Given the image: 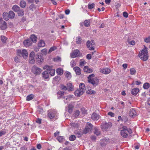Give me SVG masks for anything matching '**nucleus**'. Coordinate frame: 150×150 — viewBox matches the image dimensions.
<instances>
[{
	"label": "nucleus",
	"mask_w": 150,
	"mask_h": 150,
	"mask_svg": "<svg viewBox=\"0 0 150 150\" xmlns=\"http://www.w3.org/2000/svg\"><path fill=\"white\" fill-rule=\"evenodd\" d=\"M79 89L81 90H83V91L85 92L86 90V88L85 87V85L83 83H81L79 85Z\"/></svg>",
	"instance_id": "nucleus-27"
},
{
	"label": "nucleus",
	"mask_w": 150,
	"mask_h": 150,
	"mask_svg": "<svg viewBox=\"0 0 150 150\" xmlns=\"http://www.w3.org/2000/svg\"><path fill=\"white\" fill-rule=\"evenodd\" d=\"M55 115V114L54 112H50L48 113V116L50 119L53 118Z\"/></svg>",
	"instance_id": "nucleus-31"
},
{
	"label": "nucleus",
	"mask_w": 150,
	"mask_h": 150,
	"mask_svg": "<svg viewBox=\"0 0 150 150\" xmlns=\"http://www.w3.org/2000/svg\"><path fill=\"white\" fill-rule=\"evenodd\" d=\"M56 72L57 74L61 75L63 74V71L62 69L61 68H58L56 70Z\"/></svg>",
	"instance_id": "nucleus-33"
},
{
	"label": "nucleus",
	"mask_w": 150,
	"mask_h": 150,
	"mask_svg": "<svg viewBox=\"0 0 150 150\" xmlns=\"http://www.w3.org/2000/svg\"><path fill=\"white\" fill-rule=\"evenodd\" d=\"M139 91V89L138 88H136L132 89L131 92V93L133 95L135 96L137 95Z\"/></svg>",
	"instance_id": "nucleus-20"
},
{
	"label": "nucleus",
	"mask_w": 150,
	"mask_h": 150,
	"mask_svg": "<svg viewBox=\"0 0 150 150\" xmlns=\"http://www.w3.org/2000/svg\"><path fill=\"white\" fill-rule=\"evenodd\" d=\"M128 14L126 12H124L123 13V16L125 18H127L128 17Z\"/></svg>",
	"instance_id": "nucleus-60"
},
{
	"label": "nucleus",
	"mask_w": 150,
	"mask_h": 150,
	"mask_svg": "<svg viewBox=\"0 0 150 150\" xmlns=\"http://www.w3.org/2000/svg\"><path fill=\"white\" fill-rule=\"evenodd\" d=\"M35 8V6L33 4H31L29 6V8L30 10H33Z\"/></svg>",
	"instance_id": "nucleus-57"
},
{
	"label": "nucleus",
	"mask_w": 150,
	"mask_h": 150,
	"mask_svg": "<svg viewBox=\"0 0 150 150\" xmlns=\"http://www.w3.org/2000/svg\"><path fill=\"white\" fill-rule=\"evenodd\" d=\"M3 18L5 20L8 21L9 20V16L8 13L6 12H4L3 13Z\"/></svg>",
	"instance_id": "nucleus-25"
},
{
	"label": "nucleus",
	"mask_w": 150,
	"mask_h": 150,
	"mask_svg": "<svg viewBox=\"0 0 150 150\" xmlns=\"http://www.w3.org/2000/svg\"><path fill=\"white\" fill-rule=\"evenodd\" d=\"M139 55L141 59L144 61H146L148 59L147 50L146 48L141 50L139 52Z\"/></svg>",
	"instance_id": "nucleus-2"
},
{
	"label": "nucleus",
	"mask_w": 150,
	"mask_h": 150,
	"mask_svg": "<svg viewBox=\"0 0 150 150\" xmlns=\"http://www.w3.org/2000/svg\"><path fill=\"white\" fill-rule=\"evenodd\" d=\"M71 126L74 127H77L78 125L77 123H71Z\"/></svg>",
	"instance_id": "nucleus-53"
},
{
	"label": "nucleus",
	"mask_w": 150,
	"mask_h": 150,
	"mask_svg": "<svg viewBox=\"0 0 150 150\" xmlns=\"http://www.w3.org/2000/svg\"><path fill=\"white\" fill-rule=\"evenodd\" d=\"M132 133V130L127 128L126 126L122 127V129L121 131L120 134L121 136L124 138H126L127 137Z\"/></svg>",
	"instance_id": "nucleus-1"
},
{
	"label": "nucleus",
	"mask_w": 150,
	"mask_h": 150,
	"mask_svg": "<svg viewBox=\"0 0 150 150\" xmlns=\"http://www.w3.org/2000/svg\"><path fill=\"white\" fill-rule=\"evenodd\" d=\"M86 62L84 59H81L80 61L79 65L80 67H83L86 64Z\"/></svg>",
	"instance_id": "nucleus-39"
},
{
	"label": "nucleus",
	"mask_w": 150,
	"mask_h": 150,
	"mask_svg": "<svg viewBox=\"0 0 150 150\" xmlns=\"http://www.w3.org/2000/svg\"><path fill=\"white\" fill-rule=\"evenodd\" d=\"M69 139L70 141H74L76 139V137L74 135H71L69 137Z\"/></svg>",
	"instance_id": "nucleus-49"
},
{
	"label": "nucleus",
	"mask_w": 150,
	"mask_h": 150,
	"mask_svg": "<svg viewBox=\"0 0 150 150\" xmlns=\"http://www.w3.org/2000/svg\"><path fill=\"white\" fill-rule=\"evenodd\" d=\"M150 86V84L148 83H144L143 86V88L145 89H148L149 88Z\"/></svg>",
	"instance_id": "nucleus-37"
},
{
	"label": "nucleus",
	"mask_w": 150,
	"mask_h": 150,
	"mask_svg": "<svg viewBox=\"0 0 150 150\" xmlns=\"http://www.w3.org/2000/svg\"><path fill=\"white\" fill-rule=\"evenodd\" d=\"M17 54L20 57H22L26 59L28 56V53L27 50L25 49L21 50H18L17 51Z\"/></svg>",
	"instance_id": "nucleus-4"
},
{
	"label": "nucleus",
	"mask_w": 150,
	"mask_h": 150,
	"mask_svg": "<svg viewBox=\"0 0 150 150\" xmlns=\"http://www.w3.org/2000/svg\"><path fill=\"white\" fill-rule=\"evenodd\" d=\"M109 142V139L104 138L100 140V143L101 146L103 147L105 146Z\"/></svg>",
	"instance_id": "nucleus-13"
},
{
	"label": "nucleus",
	"mask_w": 150,
	"mask_h": 150,
	"mask_svg": "<svg viewBox=\"0 0 150 150\" xmlns=\"http://www.w3.org/2000/svg\"><path fill=\"white\" fill-rule=\"evenodd\" d=\"M34 98V96L32 94H30L28 96L26 97V100L28 101H29L32 99Z\"/></svg>",
	"instance_id": "nucleus-43"
},
{
	"label": "nucleus",
	"mask_w": 150,
	"mask_h": 150,
	"mask_svg": "<svg viewBox=\"0 0 150 150\" xmlns=\"http://www.w3.org/2000/svg\"><path fill=\"white\" fill-rule=\"evenodd\" d=\"M108 115L112 117H114L115 116L114 114L112 112H109L108 113Z\"/></svg>",
	"instance_id": "nucleus-59"
},
{
	"label": "nucleus",
	"mask_w": 150,
	"mask_h": 150,
	"mask_svg": "<svg viewBox=\"0 0 150 150\" xmlns=\"http://www.w3.org/2000/svg\"><path fill=\"white\" fill-rule=\"evenodd\" d=\"M44 70L46 69L48 72L50 71V74L53 76L54 75L55 73V69H52V67L47 65L44 66L43 68Z\"/></svg>",
	"instance_id": "nucleus-5"
},
{
	"label": "nucleus",
	"mask_w": 150,
	"mask_h": 150,
	"mask_svg": "<svg viewBox=\"0 0 150 150\" xmlns=\"http://www.w3.org/2000/svg\"><path fill=\"white\" fill-rule=\"evenodd\" d=\"M94 75L93 74H92L89 75V76L88 77V80H91L92 79H93V78L94 77Z\"/></svg>",
	"instance_id": "nucleus-54"
},
{
	"label": "nucleus",
	"mask_w": 150,
	"mask_h": 150,
	"mask_svg": "<svg viewBox=\"0 0 150 150\" xmlns=\"http://www.w3.org/2000/svg\"><path fill=\"white\" fill-rule=\"evenodd\" d=\"M86 58L88 59H90L91 58V54H88L86 56Z\"/></svg>",
	"instance_id": "nucleus-63"
},
{
	"label": "nucleus",
	"mask_w": 150,
	"mask_h": 150,
	"mask_svg": "<svg viewBox=\"0 0 150 150\" xmlns=\"http://www.w3.org/2000/svg\"><path fill=\"white\" fill-rule=\"evenodd\" d=\"M15 14L12 11H10L9 12V18H13L15 16Z\"/></svg>",
	"instance_id": "nucleus-36"
},
{
	"label": "nucleus",
	"mask_w": 150,
	"mask_h": 150,
	"mask_svg": "<svg viewBox=\"0 0 150 150\" xmlns=\"http://www.w3.org/2000/svg\"><path fill=\"white\" fill-rule=\"evenodd\" d=\"M30 39L31 40L32 42H33L35 43L37 41V38L35 35H33L31 36L30 38Z\"/></svg>",
	"instance_id": "nucleus-23"
},
{
	"label": "nucleus",
	"mask_w": 150,
	"mask_h": 150,
	"mask_svg": "<svg viewBox=\"0 0 150 150\" xmlns=\"http://www.w3.org/2000/svg\"><path fill=\"white\" fill-rule=\"evenodd\" d=\"M88 82L91 83L93 86H96L97 85V83L94 80V79H93L90 80H88Z\"/></svg>",
	"instance_id": "nucleus-35"
},
{
	"label": "nucleus",
	"mask_w": 150,
	"mask_h": 150,
	"mask_svg": "<svg viewBox=\"0 0 150 150\" xmlns=\"http://www.w3.org/2000/svg\"><path fill=\"white\" fill-rule=\"evenodd\" d=\"M42 69L35 66H34L32 68V71L33 73L35 75L40 74L41 72Z\"/></svg>",
	"instance_id": "nucleus-6"
},
{
	"label": "nucleus",
	"mask_w": 150,
	"mask_h": 150,
	"mask_svg": "<svg viewBox=\"0 0 150 150\" xmlns=\"http://www.w3.org/2000/svg\"><path fill=\"white\" fill-rule=\"evenodd\" d=\"M112 126V123L111 122H103L101 125V128L103 131H106L110 128Z\"/></svg>",
	"instance_id": "nucleus-3"
},
{
	"label": "nucleus",
	"mask_w": 150,
	"mask_h": 150,
	"mask_svg": "<svg viewBox=\"0 0 150 150\" xmlns=\"http://www.w3.org/2000/svg\"><path fill=\"white\" fill-rule=\"evenodd\" d=\"M86 45L87 47L89 48L91 46V42L89 40L87 41L86 43Z\"/></svg>",
	"instance_id": "nucleus-55"
},
{
	"label": "nucleus",
	"mask_w": 150,
	"mask_h": 150,
	"mask_svg": "<svg viewBox=\"0 0 150 150\" xmlns=\"http://www.w3.org/2000/svg\"><path fill=\"white\" fill-rule=\"evenodd\" d=\"M73 96V95H70L68 96H65L63 97L64 99V101L65 103L67 102L68 101H70V99L72 98Z\"/></svg>",
	"instance_id": "nucleus-19"
},
{
	"label": "nucleus",
	"mask_w": 150,
	"mask_h": 150,
	"mask_svg": "<svg viewBox=\"0 0 150 150\" xmlns=\"http://www.w3.org/2000/svg\"><path fill=\"white\" fill-rule=\"evenodd\" d=\"M42 77L45 79H47L49 78V74L48 71H45L42 74Z\"/></svg>",
	"instance_id": "nucleus-21"
},
{
	"label": "nucleus",
	"mask_w": 150,
	"mask_h": 150,
	"mask_svg": "<svg viewBox=\"0 0 150 150\" xmlns=\"http://www.w3.org/2000/svg\"><path fill=\"white\" fill-rule=\"evenodd\" d=\"M26 3L24 0H22L20 2V6L23 8H24L26 6Z\"/></svg>",
	"instance_id": "nucleus-32"
},
{
	"label": "nucleus",
	"mask_w": 150,
	"mask_h": 150,
	"mask_svg": "<svg viewBox=\"0 0 150 150\" xmlns=\"http://www.w3.org/2000/svg\"><path fill=\"white\" fill-rule=\"evenodd\" d=\"M127 41L128 43L131 45H134L135 44V42L134 40L130 41L129 39H128Z\"/></svg>",
	"instance_id": "nucleus-48"
},
{
	"label": "nucleus",
	"mask_w": 150,
	"mask_h": 150,
	"mask_svg": "<svg viewBox=\"0 0 150 150\" xmlns=\"http://www.w3.org/2000/svg\"><path fill=\"white\" fill-rule=\"evenodd\" d=\"M38 45L39 47H43L45 46V43L44 41L41 40L39 41Z\"/></svg>",
	"instance_id": "nucleus-26"
},
{
	"label": "nucleus",
	"mask_w": 150,
	"mask_h": 150,
	"mask_svg": "<svg viewBox=\"0 0 150 150\" xmlns=\"http://www.w3.org/2000/svg\"><path fill=\"white\" fill-rule=\"evenodd\" d=\"M20 9L19 7L17 5H14L12 7V9L16 12L18 11Z\"/></svg>",
	"instance_id": "nucleus-30"
},
{
	"label": "nucleus",
	"mask_w": 150,
	"mask_h": 150,
	"mask_svg": "<svg viewBox=\"0 0 150 150\" xmlns=\"http://www.w3.org/2000/svg\"><path fill=\"white\" fill-rule=\"evenodd\" d=\"M129 116L132 117H134L137 115L136 110L134 108L131 109L129 111Z\"/></svg>",
	"instance_id": "nucleus-9"
},
{
	"label": "nucleus",
	"mask_w": 150,
	"mask_h": 150,
	"mask_svg": "<svg viewBox=\"0 0 150 150\" xmlns=\"http://www.w3.org/2000/svg\"><path fill=\"white\" fill-rule=\"evenodd\" d=\"M76 65V63L74 60H72L70 62V65L71 67H74Z\"/></svg>",
	"instance_id": "nucleus-56"
},
{
	"label": "nucleus",
	"mask_w": 150,
	"mask_h": 150,
	"mask_svg": "<svg viewBox=\"0 0 150 150\" xmlns=\"http://www.w3.org/2000/svg\"><path fill=\"white\" fill-rule=\"evenodd\" d=\"M57 49V47L56 46H54L51 47L48 51V53H50L52 52L55 50Z\"/></svg>",
	"instance_id": "nucleus-45"
},
{
	"label": "nucleus",
	"mask_w": 150,
	"mask_h": 150,
	"mask_svg": "<svg viewBox=\"0 0 150 150\" xmlns=\"http://www.w3.org/2000/svg\"><path fill=\"white\" fill-rule=\"evenodd\" d=\"M93 125L89 123H87L85 128L83 131V133L86 134L91 131Z\"/></svg>",
	"instance_id": "nucleus-7"
},
{
	"label": "nucleus",
	"mask_w": 150,
	"mask_h": 150,
	"mask_svg": "<svg viewBox=\"0 0 150 150\" xmlns=\"http://www.w3.org/2000/svg\"><path fill=\"white\" fill-rule=\"evenodd\" d=\"M84 25L86 27H88L90 25L89 20H86L84 22Z\"/></svg>",
	"instance_id": "nucleus-46"
},
{
	"label": "nucleus",
	"mask_w": 150,
	"mask_h": 150,
	"mask_svg": "<svg viewBox=\"0 0 150 150\" xmlns=\"http://www.w3.org/2000/svg\"><path fill=\"white\" fill-rule=\"evenodd\" d=\"M130 74L133 75H134L136 73V71L135 69L134 68H132L130 69Z\"/></svg>",
	"instance_id": "nucleus-44"
},
{
	"label": "nucleus",
	"mask_w": 150,
	"mask_h": 150,
	"mask_svg": "<svg viewBox=\"0 0 150 150\" xmlns=\"http://www.w3.org/2000/svg\"><path fill=\"white\" fill-rule=\"evenodd\" d=\"M23 43L25 47H27L31 45L32 43V42L30 39H28L25 40L23 42Z\"/></svg>",
	"instance_id": "nucleus-16"
},
{
	"label": "nucleus",
	"mask_w": 150,
	"mask_h": 150,
	"mask_svg": "<svg viewBox=\"0 0 150 150\" xmlns=\"http://www.w3.org/2000/svg\"><path fill=\"white\" fill-rule=\"evenodd\" d=\"M66 77L68 79H69L71 77V73L69 71H67L64 74Z\"/></svg>",
	"instance_id": "nucleus-41"
},
{
	"label": "nucleus",
	"mask_w": 150,
	"mask_h": 150,
	"mask_svg": "<svg viewBox=\"0 0 150 150\" xmlns=\"http://www.w3.org/2000/svg\"><path fill=\"white\" fill-rule=\"evenodd\" d=\"M64 139L63 136H59L57 137V139L60 142H62Z\"/></svg>",
	"instance_id": "nucleus-50"
},
{
	"label": "nucleus",
	"mask_w": 150,
	"mask_h": 150,
	"mask_svg": "<svg viewBox=\"0 0 150 150\" xmlns=\"http://www.w3.org/2000/svg\"><path fill=\"white\" fill-rule=\"evenodd\" d=\"M36 122L39 124H40L41 123V119L40 118H38L36 120Z\"/></svg>",
	"instance_id": "nucleus-64"
},
{
	"label": "nucleus",
	"mask_w": 150,
	"mask_h": 150,
	"mask_svg": "<svg viewBox=\"0 0 150 150\" xmlns=\"http://www.w3.org/2000/svg\"><path fill=\"white\" fill-rule=\"evenodd\" d=\"M84 92L83 91V90L79 89L75 91L74 94L76 96L79 97L82 95Z\"/></svg>",
	"instance_id": "nucleus-17"
},
{
	"label": "nucleus",
	"mask_w": 150,
	"mask_h": 150,
	"mask_svg": "<svg viewBox=\"0 0 150 150\" xmlns=\"http://www.w3.org/2000/svg\"><path fill=\"white\" fill-rule=\"evenodd\" d=\"M7 27L6 23L5 21H3L1 25V30H4L6 29Z\"/></svg>",
	"instance_id": "nucleus-24"
},
{
	"label": "nucleus",
	"mask_w": 150,
	"mask_h": 150,
	"mask_svg": "<svg viewBox=\"0 0 150 150\" xmlns=\"http://www.w3.org/2000/svg\"><path fill=\"white\" fill-rule=\"evenodd\" d=\"M81 39L79 37H77L76 39V42L77 44H79L81 43Z\"/></svg>",
	"instance_id": "nucleus-51"
},
{
	"label": "nucleus",
	"mask_w": 150,
	"mask_h": 150,
	"mask_svg": "<svg viewBox=\"0 0 150 150\" xmlns=\"http://www.w3.org/2000/svg\"><path fill=\"white\" fill-rule=\"evenodd\" d=\"M95 93V92L93 90H90L89 91H87V93L90 94H94Z\"/></svg>",
	"instance_id": "nucleus-61"
},
{
	"label": "nucleus",
	"mask_w": 150,
	"mask_h": 150,
	"mask_svg": "<svg viewBox=\"0 0 150 150\" xmlns=\"http://www.w3.org/2000/svg\"><path fill=\"white\" fill-rule=\"evenodd\" d=\"M80 114V112L78 110H76L75 111V112L74 113V115L75 117H78Z\"/></svg>",
	"instance_id": "nucleus-47"
},
{
	"label": "nucleus",
	"mask_w": 150,
	"mask_h": 150,
	"mask_svg": "<svg viewBox=\"0 0 150 150\" xmlns=\"http://www.w3.org/2000/svg\"><path fill=\"white\" fill-rule=\"evenodd\" d=\"M79 53V50H76L70 54V56L71 57L74 58L77 57Z\"/></svg>",
	"instance_id": "nucleus-14"
},
{
	"label": "nucleus",
	"mask_w": 150,
	"mask_h": 150,
	"mask_svg": "<svg viewBox=\"0 0 150 150\" xmlns=\"http://www.w3.org/2000/svg\"><path fill=\"white\" fill-rule=\"evenodd\" d=\"M35 52L33 51L29 55V62L30 63L32 64L35 62Z\"/></svg>",
	"instance_id": "nucleus-10"
},
{
	"label": "nucleus",
	"mask_w": 150,
	"mask_h": 150,
	"mask_svg": "<svg viewBox=\"0 0 150 150\" xmlns=\"http://www.w3.org/2000/svg\"><path fill=\"white\" fill-rule=\"evenodd\" d=\"M95 131L94 133L95 134H96L97 136L99 135L100 134V130L97 128L95 127L94 128Z\"/></svg>",
	"instance_id": "nucleus-34"
},
{
	"label": "nucleus",
	"mask_w": 150,
	"mask_h": 150,
	"mask_svg": "<svg viewBox=\"0 0 150 150\" xmlns=\"http://www.w3.org/2000/svg\"><path fill=\"white\" fill-rule=\"evenodd\" d=\"M58 95V98L59 99L61 98H62L63 95H64V92L61 91H59L57 93Z\"/></svg>",
	"instance_id": "nucleus-28"
},
{
	"label": "nucleus",
	"mask_w": 150,
	"mask_h": 150,
	"mask_svg": "<svg viewBox=\"0 0 150 150\" xmlns=\"http://www.w3.org/2000/svg\"><path fill=\"white\" fill-rule=\"evenodd\" d=\"M147 43L150 42V37H148L144 40Z\"/></svg>",
	"instance_id": "nucleus-62"
},
{
	"label": "nucleus",
	"mask_w": 150,
	"mask_h": 150,
	"mask_svg": "<svg viewBox=\"0 0 150 150\" xmlns=\"http://www.w3.org/2000/svg\"><path fill=\"white\" fill-rule=\"evenodd\" d=\"M35 58L36 61L38 64L42 62L43 60V58L42 55L40 53H38L35 55Z\"/></svg>",
	"instance_id": "nucleus-8"
},
{
	"label": "nucleus",
	"mask_w": 150,
	"mask_h": 150,
	"mask_svg": "<svg viewBox=\"0 0 150 150\" xmlns=\"http://www.w3.org/2000/svg\"><path fill=\"white\" fill-rule=\"evenodd\" d=\"M7 38L4 36H1V40L3 43H6V41Z\"/></svg>",
	"instance_id": "nucleus-40"
},
{
	"label": "nucleus",
	"mask_w": 150,
	"mask_h": 150,
	"mask_svg": "<svg viewBox=\"0 0 150 150\" xmlns=\"http://www.w3.org/2000/svg\"><path fill=\"white\" fill-rule=\"evenodd\" d=\"M95 5L94 3H89L88 5V8L89 9H91L95 7Z\"/></svg>",
	"instance_id": "nucleus-42"
},
{
	"label": "nucleus",
	"mask_w": 150,
	"mask_h": 150,
	"mask_svg": "<svg viewBox=\"0 0 150 150\" xmlns=\"http://www.w3.org/2000/svg\"><path fill=\"white\" fill-rule=\"evenodd\" d=\"M61 88L63 90H66L67 89V87L64 85H61Z\"/></svg>",
	"instance_id": "nucleus-58"
},
{
	"label": "nucleus",
	"mask_w": 150,
	"mask_h": 150,
	"mask_svg": "<svg viewBox=\"0 0 150 150\" xmlns=\"http://www.w3.org/2000/svg\"><path fill=\"white\" fill-rule=\"evenodd\" d=\"M74 105L75 104L73 102H71L68 105L67 107V110L69 113H72Z\"/></svg>",
	"instance_id": "nucleus-11"
},
{
	"label": "nucleus",
	"mask_w": 150,
	"mask_h": 150,
	"mask_svg": "<svg viewBox=\"0 0 150 150\" xmlns=\"http://www.w3.org/2000/svg\"><path fill=\"white\" fill-rule=\"evenodd\" d=\"M83 70L84 72L88 73L92 72L93 70L92 69L90 68L88 66H86L84 67Z\"/></svg>",
	"instance_id": "nucleus-18"
},
{
	"label": "nucleus",
	"mask_w": 150,
	"mask_h": 150,
	"mask_svg": "<svg viewBox=\"0 0 150 150\" xmlns=\"http://www.w3.org/2000/svg\"><path fill=\"white\" fill-rule=\"evenodd\" d=\"M73 69L77 75H79L81 74V69L79 67H75Z\"/></svg>",
	"instance_id": "nucleus-22"
},
{
	"label": "nucleus",
	"mask_w": 150,
	"mask_h": 150,
	"mask_svg": "<svg viewBox=\"0 0 150 150\" xmlns=\"http://www.w3.org/2000/svg\"><path fill=\"white\" fill-rule=\"evenodd\" d=\"M100 72L104 74H108L110 73L111 72V70L110 69L105 68L102 69H100Z\"/></svg>",
	"instance_id": "nucleus-15"
},
{
	"label": "nucleus",
	"mask_w": 150,
	"mask_h": 150,
	"mask_svg": "<svg viewBox=\"0 0 150 150\" xmlns=\"http://www.w3.org/2000/svg\"><path fill=\"white\" fill-rule=\"evenodd\" d=\"M18 14L19 16H23L24 15V11L22 9H19L18 12Z\"/></svg>",
	"instance_id": "nucleus-38"
},
{
	"label": "nucleus",
	"mask_w": 150,
	"mask_h": 150,
	"mask_svg": "<svg viewBox=\"0 0 150 150\" xmlns=\"http://www.w3.org/2000/svg\"><path fill=\"white\" fill-rule=\"evenodd\" d=\"M37 111V112H39V113H42L43 112L42 108L41 107H38V108Z\"/></svg>",
	"instance_id": "nucleus-52"
},
{
	"label": "nucleus",
	"mask_w": 150,
	"mask_h": 150,
	"mask_svg": "<svg viewBox=\"0 0 150 150\" xmlns=\"http://www.w3.org/2000/svg\"><path fill=\"white\" fill-rule=\"evenodd\" d=\"M100 115L95 112H93L91 116V119L95 121L97 120L100 118Z\"/></svg>",
	"instance_id": "nucleus-12"
},
{
	"label": "nucleus",
	"mask_w": 150,
	"mask_h": 150,
	"mask_svg": "<svg viewBox=\"0 0 150 150\" xmlns=\"http://www.w3.org/2000/svg\"><path fill=\"white\" fill-rule=\"evenodd\" d=\"M67 89L68 91H71L73 89V86L71 83H69L67 84Z\"/></svg>",
	"instance_id": "nucleus-29"
}]
</instances>
